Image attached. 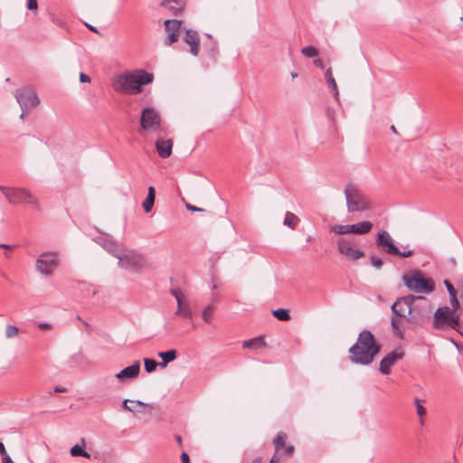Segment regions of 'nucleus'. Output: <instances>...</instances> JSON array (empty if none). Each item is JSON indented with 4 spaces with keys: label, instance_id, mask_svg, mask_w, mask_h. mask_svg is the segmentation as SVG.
<instances>
[{
    "label": "nucleus",
    "instance_id": "f257e3e1",
    "mask_svg": "<svg viewBox=\"0 0 463 463\" xmlns=\"http://www.w3.org/2000/svg\"><path fill=\"white\" fill-rule=\"evenodd\" d=\"M392 313L407 317V321L413 325H421L430 317V302L421 296L407 295L399 298L391 307Z\"/></svg>",
    "mask_w": 463,
    "mask_h": 463
},
{
    "label": "nucleus",
    "instance_id": "f03ea898",
    "mask_svg": "<svg viewBox=\"0 0 463 463\" xmlns=\"http://www.w3.org/2000/svg\"><path fill=\"white\" fill-rule=\"evenodd\" d=\"M153 80L152 73L137 69L116 75L112 79L111 86L118 93L137 95L143 91V86L152 83Z\"/></svg>",
    "mask_w": 463,
    "mask_h": 463
},
{
    "label": "nucleus",
    "instance_id": "7ed1b4c3",
    "mask_svg": "<svg viewBox=\"0 0 463 463\" xmlns=\"http://www.w3.org/2000/svg\"><path fill=\"white\" fill-rule=\"evenodd\" d=\"M380 350L373 335L369 330H363L349 348V360L355 364L369 365Z\"/></svg>",
    "mask_w": 463,
    "mask_h": 463
},
{
    "label": "nucleus",
    "instance_id": "20e7f679",
    "mask_svg": "<svg viewBox=\"0 0 463 463\" xmlns=\"http://www.w3.org/2000/svg\"><path fill=\"white\" fill-rule=\"evenodd\" d=\"M402 281L411 291L430 294L435 289V284L430 279H425L420 269H413L402 276Z\"/></svg>",
    "mask_w": 463,
    "mask_h": 463
},
{
    "label": "nucleus",
    "instance_id": "39448f33",
    "mask_svg": "<svg viewBox=\"0 0 463 463\" xmlns=\"http://www.w3.org/2000/svg\"><path fill=\"white\" fill-rule=\"evenodd\" d=\"M345 195L349 213L365 212L371 209V203L357 185L348 184L345 188Z\"/></svg>",
    "mask_w": 463,
    "mask_h": 463
},
{
    "label": "nucleus",
    "instance_id": "423d86ee",
    "mask_svg": "<svg viewBox=\"0 0 463 463\" xmlns=\"http://www.w3.org/2000/svg\"><path fill=\"white\" fill-rule=\"evenodd\" d=\"M460 326L459 317L449 310V307L437 308L433 315V328L437 330H458Z\"/></svg>",
    "mask_w": 463,
    "mask_h": 463
},
{
    "label": "nucleus",
    "instance_id": "0eeeda50",
    "mask_svg": "<svg viewBox=\"0 0 463 463\" xmlns=\"http://www.w3.org/2000/svg\"><path fill=\"white\" fill-rule=\"evenodd\" d=\"M375 245L382 252L392 256L408 258L413 254V250L401 251L395 245L392 237L387 231L384 230L379 231L377 232Z\"/></svg>",
    "mask_w": 463,
    "mask_h": 463
},
{
    "label": "nucleus",
    "instance_id": "6e6552de",
    "mask_svg": "<svg viewBox=\"0 0 463 463\" xmlns=\"http://www.w3.org/2000/svg\"><path fill=\"white\" fill-rule=\"evenodd\" d=\"M0 190L10 203H28L33 205L35 208L39 207L37 199L34 198L27 189L7 188L0 185Z\"/></svg>",
    "mask_w": 463,
    "mask_h": 463
},
{
    "label": "nucleus",
    "instance_id": "1a4fd4ad",
    "mask_svg": "<svg viewBox=\"0 0 463 463\" xmlns=\"http://www.w3.org/2000/svg\"><path fill=\"white\" fill-rule=\"evenodd\" d=\"M118 264L120 268L133 271H140L146 265V258L139 252L125 250L118 256Z\"/></svg>",
    "mask_w": 463,
    "mask_h": 463
},
{
    "label": "nucleus",
    "instance_id": "9d476101",
    "mask_svg": "<svg viewBox=\"0 0 463 463\" xmlns=\"http://www.w3.org/2000/svg\"><path fill=\"white\" fill-rule=\"evenodd\" d=\"M60 260L57 252H43L35 262L36 270L45 276H51L58 268Z\"/></svg>",
    "mask_w": 463,
    "mask_h": 463
},
{
    "label": "nucleus",
    "instance_id": "9b49d317",
    "mask_svg": "<svg viewBox=\"0 0 463 463\" xmlns=\"http://www.w3.org/2000/svg\"><path fill=\"white\" fill-rule=\"evenodd\" d=\"M161 116L157 110L147 107L143 109L140 117V125L144 131L157 132L162 128Z\"/></svg>",
    "mask_w": 463,
    "mask_h": 463
},
{
    "label": "nucleus",
    "instance_id": "f8f14e48",
    "mask_svg": "<svg viewBox=\"0 0 463 463\" xmlns=\"http://www.w3.org/2000/svg\"><path fill=\"white\" fill-rule=\"evenodd\" d=\"M336 246L338 252L351 260H357L364 256V252L356 247L354 239L339 238Z\"/></svg>",
    "mask_w": 463,
    "mask_h": 463
},
{
    "label": "nucleus",
    "instance_id": "ddd939ff",
    "mask_svg": "<svg viewBox=\"0 0 463 463\" xmlns=\"http://www.w3.org/2000/svg\"><path fill=\"white\" fill-rule=\"evenodd\" d=\"M15 99L23 110L36 107L40 103V99L36 93L28 90H16Z\"/></svg>",
    "mask_w": 463,
    "mask_h": 463
},
{
    "label": "nucleus",
    "instance_id": "4468645a",
    "mask_svg": "<svg viewBox=\"0 0 463 463\" xmlns=\"http://www.w3.org/2000/svg\"><path fill=\"white\" fill-rule=\"evenodd\" d=\"M165 30L167 36L165 40V44L170 46L174 43H176L179 39V34L182 26V21L176 19H168L165 23Z\"/></svg>",
    "mask_w": 463,
    "mask_h": 463
},
{
    "label": "nucleus",
    "instance_id": "2eb2a0df",
    "mask_svg": "<svg viewBox=\"0 0 463 463\" xmlns=\"http://www.w3.org/2000/svg\"><path fill=\"white\" fill-rule=\"evenodd\" d=\"M404 354L402 350L396 349L392 352L389 353L386 356H384L381 362L379 370L383 374H388L390 373L391 367L398 361L402 359Z\"/></svg>",
    "mask_w": 463,
    "mask_h": 463
},
{
    "label": "nucleus",
    "instance_id": "dca6fc26",
    "mask_svg": "<svg viewBox=\"0 0 463 463\" xmlns=\"http://www.w3.org/2000/svg\"><path fill=\"white\" fill-rule=\"evenodd\" d=\"M287 434L279 432L273 440L276 453L280 454L286 458H289L294 453V447L292 445H286Z\"/></svg>",
    "mask_w": 463,
    "mask_h": 463
},
{
    "label": "nucleus",
    "instance_id": "f3484780",
    "mask_svg": "<svg viewBox=\"0 0 463 463\" xmlns=\"http://www.w3.org/2000/svg\"><path fill=\"white\" fill-rule=\"evenodd\" d=\"M183 40L189 46L190 53L193 56H197L200 51V36L198 32L193 29H187Z\"/></svg>",
    "mask_w": 463,
    "mask_h": 463
},
{
    "label": "nucleus",
    "instance_id": "a211bd4d",
    "mask_svg": "<svg viewBox=\"0 0 463 463\" xmlns=\"http://www.w3.org/2000/svg\"><path fill=\"white\" fill-rule=\"evenodd\" d=\"M140 373V364L136 361L133 364L124 368L116 374L118 380L134 379L138 376Z\"/></svg>",
    "mask_w": 463,
    "mask_h": 463
},
{
    "label": "nucleus",
    "instance_id": "6ab92c4d",
    "mask_svg": "<svg viewBox=\"0 0 463 463\" xmlns=\"http://www.w3.org/2000/svg\"><path fill=\"white\" fill-rule=\"evenodd\" d=\"M156 149L161 158H168L172 154L173 141L171 139H157Z\"/></svg>",
    "mask_w": 463,
    "mask_h": 463
},
{
    "label": "nucleus",
    "instance_id": "aec40b11",
    "mask_svg": "<svg viewBox=\"0 0 463 463\" xmlns=\"http://www.w3.org/2000/svg\"><path fill=\"white\" fill-rule=\"evenodd\" d=\"M373 224L369 221H363L354 224H349L350 234L364 235L369 233L373 229Z\"/></svg>",
    "mask_w": 463,
    "mask_h": 463
},
{
    "label": "nucleus",
    "instance_id": "412c9836",
    "mask_svg": "<svg viewBox=\"0 0 463 463\" xmlns=\"http://www.w3.org/2000/svg\"><path fill=\"white\" fill-rule=\"evenodd\" d=\"M393 315L391 317V326L393 331V334L400 339H402L404 336V330L402 328V321L403 318L407 317H400L397 314L392 313Z\"/></svg>",
    "mask_w": 463,
    "mask_h": 463
},
{
    "label": "nucleus",
    "instance_id": "4be33fe9",
    "mask_svg": "<svg viewBox=\"0 0 463 463\" xmlns=\"http://www.w3.org/2000/svg\"><path fill=\"white\" fill-rule=\"evenodd\" d=\"M100 245L109 253H111L114 257L118 259V256L120 255L122 250L119 249L118 243L115 241L110 239H101Z\"/></svg>",
    "mask_w": 463,
    "mask_h": 463
},
{
    "label": "nucleus",
    "instance_id": "5701e85b",
    "mask_svg": "<svg viewBox=\"0 0 463 463\" xmlns=\"http://www.w3.org/2000/svg\"><path fill=\"white\" fill-rule=\"evenodd\" d=\"M175 314V316L191 319L193 317V312L190 303L188 301H179V306H177V309Z\"/></svg>",
    "mask_w": 463,
    "mask_h": 463
},
{
    "label": "nucleus",
    "instance_id": "b1692460",
    "mask_svg": "<svg viewBox=\"0 0 463 463\" xmlns=\"http://www.w3.org/2000/svg\"><path fill=\"white\" fill-rule=\"evenodd\" d=\"M325 78H326V83H327L328 87L333 91L335 99L336 100H338L339 99L338 88H337L336 81H335V78L333 76V72H332V69L331 68H328L326 71Z\"/></svg>",
    "mask_w": 463,
    "mask_h": 463
},
{
    "label": "nucleus",
    "instance_id": "393cba45",
    "mask_svg": "<svg viewBox=\"0 0 463 463\" xmlns=\"http://www.w3.org/2000/svg\"><path fill=\"white\" fill-rule=\"evenodd\" d=\"M243 348L258 349L266 346V342L263 336H257L249 340H246L242 344Z\"/></svg>",
    "mask_w": 463,
    "mask_h": 463
},
{
    "label": "nucleus",
    "instance_id": "a878e982",
    "mask_svg": "<svg viewBox=\"0 0 463 463\" xmlns=\"http://www.w3.org/2000/svg\"><path fill=\"white\" fill-rule=\"evenodd\" d=\"M158 356L162 359V363L159 364V366L164 368L168 363H171L176 359L177 352L175 349H171L166 352L158 353Z\"/></svg>",
    "mask_w": 463,
    "mask_h": 463
},
{
    "label": "nucleus",
    "instance_id": "bb28decb",
    "mask_svg": "<svg viewBox=\"0 0 463 463\" xmlns=\"http://www.w3.org/2000/svg\"><path fill=\"white\" fill-rule=\"evenodd\" d=\"M154 203H155V188L153 186H149L146 198L145 199V201L142 203L144 211L146 213H149L154 205Z\"/></svg>",
    "mask_w": 463,
    "mask_h": 463
},
{
    "label": "nucleus",
    "instance_id": "cd10ccee",
    "mask_svg": "<svg viewBox=\"0 0 463 463\" xmlns=\"http://www.w3.org/2000/svg\"><path fill=\"white\" fill-rule=\"evenodd\" d=\"M299 222V218L291 212H287L284 218V225L295 229Z\"/></svg>",
    "mask_w": 463,
    "mask_h": 463
},
{
    "label": "nucleus",
    "instance_id": "c85d7f7f",
    "mask_svg": "<svg viewBox=\"0 0 463 463\" xmlns=\"http://www.w3.org/2000/svg\"><path fill=\"white\" fill-rule=\"evenodd\" d=\"M128 403L136 404L137 406H139V407H142V408H146L148 406L147 404L144 403L141 401H132V400L127 399V400H125L123 402L122 408L124 410H126V411H130V412H135L137 410L134 406L128 405Z\"/></svg>",
    "mask_w": 463,
    "mask_h": 463
},
{
    "label": "nucleus",
    "instance_id": "c756f323",
    "mask_svg": "<svg viewBox=\"0 0 463 463\" xmlns=\"http://www.w3.org/2000/svg\"><path fill=\"white\" fill-rule=\"evenodd\" d=\"M161 5L170 10L173 14H177L182 9L176 0H163Z\"/></svg>",
    "mask_w": 463,
    "mask_h": 463
},
{
    "label": "nucleus",
    "instance_id": "7c9ffc66",
    "mask_svg": "<svg viewBox=\"0 0 463 463\" xmlns=\"http://www.w3.org/2000/svg\"><path fill=\"white\" fill-rule=\"evenodd\" d=\"M423 402H424V401L420 400V398H415L414 399V404L416 405L417 414L420 417V424L421 426L424 425V419H423V417L426 414V409L422 405Z\"/></svg>",
    "mask_w": 463,
    "mask_h": 463
},
{
    "label": "nucleus",
    "instance_id": "2f4dec72",
    "mask_svg": "<svg viewBox=\"0 0 463 463\" xmlns=\"http://www.w3.org/2000/svg\"><path fill=\"white\" fill-rule=\"evenodd\" d=\"M272 315L279 321H289L291 318L288 310L285 308L272 310Z\"/></svg>",
    "mask_w": 463,
    "mask_h": 463
},
{
    "label": "nucleus",
    "instance_id": "473e14b6",
    "mask_svg": "<svg viewBox=\"0 0 463 463\" xmlns=\"http://www.w3.org/2000/svg\"><path fill=\"white\" fill-rule=\"evenodd\" d=\"M70 453L73 457H84L86 458H90V454L85 451L81 446L74 445L71 448Z\"/></svg>",
    "mask_w": 463,
    "mask_h": 463
},
{
    "label": "nucleus",
    "instance_id": "72a5a7b5",
    "mask_svg": "<svg viewBox=\"0 0 463 463\" xmlns=\"http://www.w3.org/2000/svg\"><path fill=\"white\" fill-rule=\"evenodd\" d=\"M301 53L307 58H315L318 55V50L311 45L303 47L301 49Z\"/></svg>",
    "mask_w": 463,
    "mask_h": 463
},
{
    "label": "nucleus",
    "instance_id": "f704fd0d",
    "mask_svg": "<svg viewBox=\"0 0 463 463\" xmlns=\"http://www.w3.org/2000/svg\"><path fill=\"white\" fill-rule=\"evenodd\" d=\"M331 231L339 235L350 234L349 224L342 225L336 224L331 227Z\"/></svg>",
    "mask_w": 463,
    "mask_h": 463
},
{
    "label": "nucleus",
    "instance_id": "c9c22d12",
    "mask_svg": "<svg viewBox=\"0 0 463 463\" xmlns=\"http://www.w3.org/2000/svg\"><path fill=\"white\" fill-rule=\"evenodd\" d=\"M214 309L215 308L213 305H209L202 311V318L205 323L211 322Z\"/></svg>",
    "mask_w": 463,
    "mask_h": 463
},
{
    "label": "nucleus",
    "instance_id": "e433bc0d",
    "mask_svg": "<svg viewBox=\"0 0 463 463\" xmlns=\"http://www.w3.org/2000/svg\"><path fill=\"white\" fill-rule=\"evenodd\" d=\"M144 364L145 369L147 373H152L156 370V366L159 365V364L156 363V361L149 358L144 359Z\"/></svg>",
    "mask_w": 463,
    "mask_h": 463
},
{
    "label": "nucleus",
    "instance_id": "4c0bfd02",
    "mask_svg": "<svg viewBox=\"0 0 463 463\" xmlns=\"http://www.w3.org/2000/svg\"><path fill=\"white\" fill-rule=\"evenodd\" d=\"M19 330L15 326L7 325L5 328V336L7 338L14 337L18 335Z\"/></svg>",
    "mask_w": 463,
    "mask_h": 463
},
{
    "label": "nucleus",
    "instance_id": "58836bf2",
    "mask_svg": "<svg viewBox=\"0 0 463 463\" xmlns=\"http://www.w3.org/2000/svg\"><path fill=\"white\" fill-rule=\"evenodd\" d=\"M449 300H450V304H451V307H449V310L456 314V311L458 309L459 307V302L458 300V298H457V294L456 295H453V296H450L449 297Z\"/></svg>",
    "mask_w": 463,
    "mask_h": 463
},
{
    "label": "nucleus",
    "instance_id": "ea45409f",
    "mask_svg": "<svg viewBox=\"0 0 463 463\" xmlns=\"http://www.w3.org/2000/svg\"><path fill=\"white\" fill-rule=\"evenodd\" d=\"M370 262L371 264L375 267L376 269H381L383 265V261L379 257H376L374 255H372L370 257Z\"/></svg>",
    "mask_w": 463,
    "mask_h": 463
},
{
    "label": "nucleus",
    "instance_id": "a19ab883",
    "mask_svg": "<svg viewBox=\"0 0 463 463\" xmlns=\"http://www.w3.org/2000/svg\"><path fill=\"white\" fill-rule=\"evenodd\" d=\"M444 285L446 286L449 297L457 294L454 286L449 280H444Z\"/></svg>",
    "mask_w": 463,
    "mask_h": 463
},
{
    "label": "nucleus",
    "instance_id": "79ce46f5",
    "mask_svg": "<svg viewBox=\"0 0 463 463\" xmlns=\"http://www.w3.org/2000/svg\"><path fill=\"white\" fill-rule=\"evenodd\" d=\"M171 294L176 299V302H177V306H179V301H184L183 299V296L182 294L179 292V290L177 289H171Z\"/></svg>",
    "mask_w": 463,
    "mask_h": 463
},
{
    "label": "nucleus",
    "instance_id": "37998d69",
    "mask_svg": "<svg viewBox=\"0 0 463 463\" xmlns=\"http://www.w3.org/2000/svg\"><path fill=\"white\" fill-rule=\"evenodd\" d=\"M27 8L29 10H37L38 9V4L37 0H27Z\"/></svg>",
    "mask_w": 463,
    "mask_h": 463
},
{
    "label": "nucleus",
    "instance_id": "c03bdc74",
    "mask_svg": "<svg viewBox=\"0 0 463 463\" xmlns=\"http://www.w3.org/2000/svg\"><path fill=\"white\" fill-rule=\"evenodd\" d=\"M185 207H186L187 210L192 211V212H203L204 211L203 208L196 207V206L192 205L190 203H186Z\"/></svg>",
    "mask_w": 463,
    "mask_h": 463
},
{
    "label": "nucleus",
    "instance_id": "a18cd8bd",
    "mask_svg": "<svg viewBox=\"0 0 463 463\" xmlns=\"http://www.w3.org/2000/svg\"><path fill=\"white\" fill-rule=\"evenodd\" d=\"M80 82H90V78L87 74L80 72Z\"/></svg>",
    "mask_w": 463,
    "mask_h": 463
},
{
    "label": "nucleus",
    "instance_id": "49530a36",
    "mask_svg": "<svg viewBox=\"0 0 463 463\" xmlns=\"http://www.w3.org/2000/svg\"><path fill=\"white\" fill-rule=\"evenodd\" d=\"M181 460H182V463H190L189 455L186 452H183L181 454Z\"/></svg>",
    "mask_w": 463,
    "mask_h": 463
},
{
    "label": "nucleus",
    "instance_id": "de8ad7c7",
    "mask_svg": "<svg viewBox=\"0 0 463 463\" xmlns=\"http://www.w3.org/2000/svg\"><path fill=\"white\" fill-rule=\"evenodd\" d=\"M39 328L42 330H47L52 328V326L48 323L43 322L38 325Z\"/></svg>",
    "mask_w": 463,
    "mask_h": 463
},
{
    "label": "nucleus",
    "instance_id": "09e8293b",
    "mask_svg": "<svg viewBox=\"0 0 463 463\" xmlns=\"http://www.w3.org/2000/svg\"><path fill=\"white\" fill-rule=\"evenodd\" d=\"M314 64L320 69H324V62L321 59L315 60Z\"/></svg>",
    "mask_w": 463,
    "mask_h": 463
},
{
    "label": "nucleus",
    "instance_id": "8fccbe9b",
    "mask_svg": "<svg viewBox=\"0 0 463 463\" xmlns=\"http://www.w3.org/2000/svg\"><path fill=\"white\" fill-rule=\"evenodd\" d=\"M0 454H1L2 458L8 455L3 442H0Z\"/></svg>",
    "mask_w": 463,
    "mask_h": 463
},
{
    "label": "nucleus",
    "instance_id": "3c124183",
    "mask_svg": "<svg viewBox=\"0 0 463 463\" xmlns=\"http://www.w3.org/2000/svg\"><path fill=\"white\" fill-rule=\"evenodd\" d=\"M2 463H14L9 455L2 458Z\"/></svg>",
    "mask_w": 463,
    "mask_h": 463
},
{
    "label": "nucleus",
    "instance_id": "603ef678",
    "mask_svg": "<svg viewBox=\"0 0 463 463\" xmlns=\"http://www.w3.org/2000/svg\"><path fill=\"white\" fill-rule=\"evenodd\" d=\"M279 458H277L276 456H273L269 461V463H279Z\"/></svg>",
    "mask_w": 463,
    "mask_h": 463
},
{
    "label": "nucleus",
    "instance_id": "864d4df0",
    "mask_svg": "<svg viewBox=\"0 0 463 463\" xmlns=\"http://www.w3.org/2000/svg\"><path fill=\"white\" fill-rule=\"evenodd\" d=\"M54 392H66V390L64 388L55 387Z\"/></svg>",
    "mask_w": 463,
    "mask_h": 463
},
{
    "label": "nucleus",
    "instance_id": "5fc2aeb1",
    "mask_svg": "<svg viewBox=\"0 0 463 463\" xmlns=\"http://www.w3.org/2000/svg\"><path fill=\"white\" fill-rule=\"evenodd\" d=\"M87 26H88V28H89L90 31L97 33V29H96V27H94V26H92V25H90V24H87Z\"/></svg>",
    "mask_w": 463,
    "mask_h": 463
},
{
    "label": "nucleus",
    "instance_id": "6e6d98bb",
    "mask_svg": "<svg viewBox=\"0 0 463 463\" xmlns=\"http://www.w3.org/2000/svg\"><path fill=\"white\" fill-rule=\"evenodd\" d=\"M261 459H262V458H261L260 457L256 458H254V459H253L252 463H260V462H261Z\"/></svg>",
    "mask_w": 463,
    "mask_h": 463
},
{
    "label": "nucleus",
    "instance_id": "4d7b16f0",
    "mask_svg": "<svg viewBox=\"0 0 463 463\" xmlns=\"http://www.w3.org/2000/svg\"><path fill=\"white\" fill-rule=\"evenodd\" d=\"M175 439H176V441H177L180 445L182 444V438H181V436H179V435L175 436Z\"/></svg>",
    "mask_w": 463,
    "mask_h": 463
},
{
    "label": "nucleus",
    "instance_id": "13d9d810",
    "mask_svg": "<svg viewBox=\"0 0 463 463\" xmlns=\"http://www.w3.org/2000/svg\"><path fill=\"white\" fill-rule=\"evenodd\" d=\"M211 51L212 52H215L216 51V44H215V43H213L212 47H211Z\"/></svg>",
    "mask_w": 463,
    "mask_h": 463
},
{
    "label": "nucleus",
    "instance_id": "bf43d9fd",
    "mask_svg": "<svg viewBox=\"0 0 463 463\" xmlns=\"http://www.w3.org/2000/svg\"><path fill=\"white\" fill-rule=\"evenodd\" d=\"M391 130H392L394 134H397V133H398V132H397L396 128H395L393 125H392V126H391Z\"/></svg>",
    "mask_w": 463,
    "mask_h": 463
},
{
    "label": "nucleus",
    "instance_id": "052dcab7",
    "mask_svg": "<svg viewBox=\"0 0 463 463\" xmlns=\"http://www.w3.org/2000/svg\"><path fill=\"white\" fill-rule=\"evenodd\" d=\"M82 323H83V325H84V326H85L86 328H88V329H90V324H89V323H87V322H85V321H82Z\"/></svg>",
    "mask_w": 463,
    "mask_h": 463
},
{
    "label": "nucleus",
    "instance_id": "680f3d73",
    "mask_svg": "<svg viewBox=\"0 0 463 463\" xmlns=\"http://www.w3.org/2000/svg\"><path fill=\"white\" fill-rule=\"evenodd\" d=\"M0 248L9 249L10 245L7 244H0Z\"/></svg>",
    "mask_w": 463,
    "mask_h": 463
},
{
    "label": "nucleus",
    "instance_id": "e2e57ef3",
    "mask_svg": "<svg viewBox=\"0 0 463 463\" xmlns=\"http://www.w3.org/2000/svg\"><path fill=\"white\" fill-rule=\"evenodd\" d=\"M80 443H81L82 447H84L86 445L85 439H80Z\"/></svg>",
    "mask_w": 463,
    "mask_h": 463
},
{
    "label": "nucleus",
    "instance_id": "0e129e2a",
    "mask_svg": "<svg viewBox=\"0 0 463 463\" xmlns=\"http://www.w3.org/2000/svg\"><path fill=\"white\" fill-rule=\"evenodd\" d=\"M291 76H292L293 78H296V77L298 76V74H297V73H295V72H293V73H291Z\"/></svg>",
    "mask_w": 463,
    "mask_h": 463
},
{
    "label": "nucleus",
    "instance_id": "69168bd1",
    "mask_svg": "<svg viewBox=\"0 0 463 463\" xmlns=\"http://www.w3.org/2000/svg\"><path fill=\"white\" fill-rule=\"evenodd\" d=\"M24 110H23V113L21 114L20 118H24Z\"/></svg>",
    "mask_w": 463,
    "mask_h": 463
},
{
    "label": "nucleus",
    "instance_id": "338daca9",
    "mask_svg": "<svg viewBox=\"0 0 463 463\" xmlns=\"http://www.w3.org/2000/svg\"><path fill=\"white\" fill-rule=\"evenodd\" d=\"M77 319L80 320V321H82L81 317L80 316H77Z\"/></svg>",
    "mask_w": 463,
    "mask_h": 463
}]
</instances>
